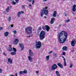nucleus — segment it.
Wrapping results in <instances>:
<instances>
[{
	"label": "nucleus",
	"instance_id": "52",
	"mask_svg": "<svg viewBox=\"0 0 76 76\" xmlns=\"http://www.w3.org/2000/svg\"><path fill=\"white\" fill-rule=\"evenodd\" d=\"M62 58H64V56H62Z\"/></svg>",
	"mask_w": 76,
	"mask_h": 76
},
{
	"label": "nucleus",
	"instance_id": "19",
	"mask_svg": "<svg viewBox=\"0 0 76 76\" xmlns=\"http://www.w3.org/2000/svg\"><path fill=\"white\" fill-rule=\"evenodd\" d=\"M10 10V7L8 6L6 9L7 12H9V10Z\"/></svg>",
	"mask_w": 76,
	"mask_h": 76
},
{
	"label": "nucleus",
	"instance_id": "12",
	"mask_svg": "<svg viewBox=\"0 0 76 76\" xmlns=\"http://www.w3.org/2000/svg\"><path fill=\"white\" fill-rule=\"evenodd\" d=\"M19 45L20 47L21 48V50H23L24 49V47L23 46V45L21 43H20L19 44Z\"/></svg>",
	"mask_w": 76,
	"mask_h": 76
},
{
	"label": "nucleus",
	"instance_id": "20",
	"mask_svg": "<svg viewBox=\"0 0 76 76\" xmlns=\"http://www.w3.org/2000/svg\"><path fill=\"white\" fill-rule=\"evenodd\" d=\"M62 50L65 51H67V47L66 46H64L62 48Z\"/></svg>",
	"mask_w": 76,
	"mask_h": 76
},
{
	"label": "nucleus",
	"instance_id": "36",
	"mask_svg": "<svg viewBox=\"0 0 76 76\" xmlns=\"http://www.w3.org/2000/svg\"><path fill=\"white\" fill-rule=\"evenodd\" d=\"M62 55H63L64 56H65V55H66V52H64L62 53Z\"/></svg>",
	"mask_w": 76,
	"mask_h": 76
},
{
	"label": "nucleus",
	"instance_id": "46",
	"mask_svg": "<svg viewBox=\"0 0 76 76\" xmlns=\"http://www.w3.org/2000/svg\"><path fill=\"white\" fill-rule=\"evenodd\" d=\"M64 62H66V59L65 58H64Z\"/></svg>",
	"mask_w": 76,
	"mask_h": 76
},
{
	"label": "nucleus",
	"instance_id": "7",
	"mask_svg": "<svg viewBox=\"0 0 76 76\" xmlns=\"http://www.w3.org/2000/svg\"><path fill=\"white\" fill-rule=\"evenodd\" d=\"M7 50V51L9 52H11V51H13V48H11V46L10 45H9L8 46Z\"/></svg>",
	"mask_w": 76,
	"mask_h": 76
},
{
	"label": "nucleus",
	"instance_id": "47",
	"mask_svg": "<svg viewBox=\"0 0 76 76\" xmlns=\"http://www.w3.org/2000/svg\"><path fill=\"white\" fill-rule=\"evenodd\" d=\"M28 6H29V7H31V5L30 4H29Z\"/></svg>",
	"mask_w": 76,
	"mask_h": 76
},
{
	"label": "nucleus",
	"instance_id": "58",
	"mask_svg": "<svg viewBox=\"0 0 76 76\" xmlns=\"http://www.w3.org/2000/svg\"><path fill=\"white\" fill-rule=\"evenodd\" d=\"M45 17H46L45 16Z\"/></svg>",
	"mask_w": 76,
	"mask_h": 76
},
{
	"label": "nucleus",
	"instance_id": "56",
	"mask_svg": "<svg viewBox=\"0 0 76 76\" xmlns=\"http://www.w3.org/2000/svg\"><path fill=\"white\" fill-rule=\"evenodd\" d=\"M11 0V1H13V0Z\"/></svg>",
	"mask_w": 76,
	"mask_h": 76
},
{
	"label": "nucleus",
	"instance_id": "23",
	"mask_svg": "<svg viewBox=\"0 0 76 76\" xmlns=\"http://www.w3.org/2000/svg\"><path fill=\"white\" fill-rule=\"evenodd\" d=\"M55 72L57 76H60V73H59V72H58V71H56Z\"/></svg>",
	"mask_w": 76,
	"mask_h": 76
},
{
	"label": "nucleus",
	"instance_id": "24",
	"mask_svg": "<svg viewBox=\"0 0 76 76\" xmlns=\"http://www.w3.org/2000/svg\"><path fill=\"white\" fill-rule=\"evenodd\" d=\"M22 13H21V12H18V17L19 18L20 17V14H21Z\"/></svg>",
	"mask_w": 76,
	"mask_h": 76
},
{
	"label": "nucleus",
	"instance_id": "4",
	"mask_svg": "<svg viewBox=\"0 0 76 76\" xmlns=\"http://www.w3.org/2000/svg\"><path fill=\"white\" fill-rule=\"evenodd\" d=\"M25 31L26 33H31L32 32V28L28 27L25 28Z\"/></svg>",
	"mask_w": 76,
	"mask_h": 76
},
{
	"label": "nucleus",
	"instance_id": "33",
	"mask_svg": "<svg viewBox=\"0 0 76 76\" xmlns=\"http://www.w3.org/2000/svg\"><path fill=\"white\" fill-rule=\"evenodd\" d=\"M16 3L14 1L12 2V4L13 5H14V4H15Z\"/></svg>",
	"mask_w": 76,
	"mask_h": 76
},
{
	"label": "nucleus",
	"instance_id": "49",
	"mask_svg": "<svg viewBox=\"0 0 76 76\" xmlns=\"http://www.w3.org/2000/svg\"><path fill=\"white\" fill-rule=\"evenodd\" d=\"M15 76H18V74H17V73H16L15 74Z\"/></svg>",
	"mask_w": 76,
	"mask_h": 76
},
{
	"label": "nucleus",
	"instance_id": "16",
	"mask_svg": "<svg viewBox=\"0 0 76 76\" xmlns=\"http://www.w3.org/2000/svg\"><path fill=\"white\" fill-rule=\"evenodd\" d=\"M57 12L56 11H54L53 12V17H56V15H57Z\"/></svg>",
	"mask_w": 76,
	"mask_h": 76
},
{
	"label": "nucleus",
	"instance_id": "11",
	"mask_svg": "<svg viewBox=\"0 0 76 76\" xmlns=\"http://www.w3.org/2000/svg\"><path fill=\"white\" fill-rule=\"evenodd\" d=\"M75 44H76V41L75 40H72L71 42L72 46L74 47L75 45Z\"/></svg>",
	"mask_w": 76,
	"mask_h": 76
},
{
	"label": "nucleus",
	"instance_id": "48",
	"mask_svg": "<svg viewBox=\"0 0 76 76\" xmlns=\"http://www.w3.org/2000/svg\"><path fill=\"white\" fill-rule=\"evenodd\" d=\"M11 27H13V25L12 24L11 25Z\"/></svg>",
	"mask_w": 76,
	"mask_h": 76
},
{
	"label": "nucleus",
	"instance_id": "5",
	"mask_svg": "<svg viewBox=\"0 0 76 76\" xmlns=\"http://www.w3.org/2000/svg\"><path fill=\"white\" fill-rule=\"evenodd\" d=\"M47 7L44 8L42 10L43 12H44V14L45 15H48V10H47Z\"/></svg>",
	"mask_w": 76,
	"mask_h": 76
},
{
	"label": "nucleus",
	"instance_id": "32",
	"mask_svg": "<svg viewBox=\"0 0 76 76\" xmlns=\"http://www.w3.org/2000/svg\"><path fill=\"white\" fill-rule=\"evenodd\" d=\"M35 3V0H33L32 1V4H34Z\"/></svg>",
	"mask_w": 76,
	"mask_h": 76
},
{
	"label": "nucleus",
	"instance_id": "54",
	"mask_svg": "<svg viewBox=\"0 0 76 76\" xmlns=\"http://www.w3.org/2000/svg\"><path fill=\"white\" fill-rule=\"evenodd\" d=\"M67 15H66V14H65L64 16H66Z\"/></svg>",
	"mask_w": 76,
	"mask_h": 76
},
{
	"label": "nucleus",
	"instance_id": "35",
	"mask_svg": "<svg viewBox=\"0 0 76 76\" xmlns=\"http://www.w3.org/2000/svg\"><path fill=\"white\" fill-rule=\"evenodd\" d=\"M64 66H66V62H64Z\"/></svg>",
	"mask_w": 76,
	"mask_h": 76
},
{
	"label": "nucleus",
	"instance_id": "30",
	"mask_svg": "<svg viewBox=\"0 0 76 76\" xmlns=\"http://www.w3.org/2000/svg\"><path fill=\"white\" fill-rule=\"evenodd\" d=\"M22 9H25V7L24 5H22Z\"/></svg>",
	"mask_w": 76,
	"mask_h": 76
},
{
	"label": "nucleus",
	"instance_id": "22",
	"mask_svg": "<svg viewBox=\"0 0 76 76\" xmlns=\"http://www.w3.org/2000/svg\"><path fill=\"white\" fill-rule=\"evenodd\" d=\"M18 41H19V40L17 39H15V42L14 43V44H17L18 43Z\"/></svg>",
	"mask_w": 76,
	"mask_h": 76
},
{
	"label": "nucleus",
	"instance_id": "29",
	"mask_svg": "<svg viewBox=\"0 0 76 76\" xmlns=\"http://www.w3.org/2000/svg\"><path fill=\"white\" fill-rule=\"evenodd\" d=\"M12 32L14 33V34H16V32H17V31L16 30L13 31Z\"/></svg>",
	"mask_w": 76,
	"mask_h": 76
},
{
	"label": "nucleus",
	"instance_id": "31",
	"mask_svg": "<svg viewBox=\"0 0 76 76\" xmlns=\"http://www.w3.org/2000/svg\"><path fill=\"white\" fill-rule=\"evenodd\" d=\"M23 71H21L20 72L19 74H23Z\"/></svg>",
	"mask_w": 76,
	"mask_h": 76
},
{
	"label": "nucleus",
	"instance_id": "53",
	"mask_svg": "<svg viewBox=\"0 0 76 76\" xmlns=\"http://www.w3.org/2000/svg\"><path fill=\"white\" fill-rule=\"evenodd\" d=\"M27 38H30V36H27Z\"/></svg>",
	"mask_w": 76,
	"mask_h": 76
},
{
	"label": "nucleus",
	"instance_id": "27",
	"mask_svg": "<svg viewBox=\"0 0 76 76\" xmlns=\"http://www.w3.org/2000/svg\"><path fill=\"white\" fill-rule=\"evenodd\" d=\"M43 15H44V13H43V11H42V12H40L41 16V17H42Z\"/></svg>",
	"mask_w": 76,
	"mask_h": 76
},
{
	"label": "nucleus",
	"instance_id": "40",
	"mask_svg": "<svg viewBox=\"0 0 76 76\" xmlns=\"http://www.w3.org/2000/svg\"><path fill=\"white\" fill-rule=\"evenodd\" d=\"M2 29H3V28L0 27V31H1V30H2Z\"/></svg>",
	"mask_w": 76,
	"mask_h": 76
},
{
	"label": "nucleus",
	"instance_id": "50",
	"mask_svg": "<svg viewBox=\"0 0 76 76\" xmlns=\"http://www.w3.org/2000/svg\"><path fill=\"white\" fill-rule=\"evenodd\" d=\"M44 1H46L47 0H43Z\"/></svg>",
	"mask_w": 76,
	"mask_h": 76
},
{
	"label": "nucleus",
	"instance_id": "2",
	"mask_svg": "<svg viewBox=\"0 0 76 76\" xmlns=\"http://www.w3.org/2000/svg\"><path fill=\"white\" fill-rule=\"evenodd\" d=\"M45 32L44 31H42L39 34V37L41 39H43L45 37Z\"/></svg>",
	"mask_w": 76,
	"mask_h": 76
},
{
	"label": "nucleus",
	"instance_id": "55",
	"mask_svg": "<svg viewBox=\"0 0 76 76\" xmlns=\"http://www.w3.org/2000/svg\"><path fill=\"white\" fill-rule=\"evenodd\" d=\"M4 12V13H6V12Z\"/></svg>",
	"mask_w": 76,
	"mask_h": 76
},
{
	"label": "nucleus",
	"instance_id": "57",
	"mask_svg": "<svg viewBox=\"0 0 76 76\" xmlns=\"http://www.w3.org/2000/svg\"><path fill=\"white\" fill-rule=\"evenodd\" d=\"M63 0V1H65V0Z\"/></svg>",
	"mask_w": 76,
	"mask_h": 76
},
{
	"label": "nucleus",
	"instance_id": "17",
	"mask_svg": "<svg viewBox=\"0 0 76 76\" xmlns=\"http://www.w3.org/2000/svg\"><path fill=\"white\" fill-rule=\"evenodd\" d=\"M8 61L9 63H10V64H12V60L10 58H9L8 59Z\"/></svg>",
	"mask_w": 76,
	"mask_h": 76
},
{
	"label": "nucleus",
	"instance_id": "39",
	"mask_svg": "<svg viewBox=\"0 0 76 76\" xmlns=\"http://www.w3.org/2000/svg\"><path fill=\"white\" fill-rule=\"evenodd\" d=\"M15 2H17V3H18V1H19V0H15Z\"/></svg>",
	"mask_w": 76,
	"mask_h": 76
},
{
	"label": "nucleus",
	"instance_id": "14",
	"mask_svg": "<svg viewBox=\"0 0 76 76\" xmlns=\"http://www.w3.org/2000/svg\"><path fill=\"white\" fill-rule=\"evenodd\" d=\"M55 20V18L54 17H53L51 18V20L50 22V23L53 24L54 23V21Z\"/></svg>",
	"mask_w": 76,
	"mask_h": 76
},
{
	"label": "nucleus",
	"instance_id": "38",
	"mask_svg": "<svg viewBox=\"0 0 76 76\" xmlns=\"http://www.w3.org/2000/svg\"><path fill=\"white\" fill-rule=\"evenodd\" d=\"M2 73V69H0V73Z\"/></svg>",
	"mask_w": 76,
	"mask_h": 76
},
{
	"label": "nucleus",
	"instance_id": "18",
	"mask_svg": "<svg viewBox=\"0 0 76 76\" xmlns=\"http://www.w3.org/2000/svg\"><path fill=\"white\" fill-rule=\"evenodd\" d=\"M57 65L59 67H61V68H63V65L61 63H58L57 64Z\"/></svg>",
	"mask_w": 76,
	"mask_h": 76
},
{
	"label": "nucleus",
	"instance_id": "41",
	"mask_svg": "<svg viewBox=\"0 0 76 76\" xmlns=\"http://www.w3.org/2000/svg\"><path fill=\"white\" fill-rule=\"evenodd\" d=\"M28 1H29V2H31L32 1V0H28Z\"/></svg>",
	"mask_w": 76,
	"mask_h": 76
},
{
	"label": "nucleus",
	"instance_id": "25",
	"mask_svg": "<svg viewBox=\"0 0 76 76\" xmlns=\"http://www.w3.org/2000/svg\"><path fill=\"white\" fill-rule=\"evenodd\" d=\"M46 60H47V61H48V60H49V58H50V56H46Z\"/></svg>",
	"mask_w": 76,
	"mask_h": 76
},
{
	"label": "nucleus",
	"instance_id": "42",
	"mask_svg": "<svg viewBox=\"0 0 76 76\" xmlns=\"http://www.w3.org/2000/svg\"><path fill=\"white\" fill-rule=\"evenodd\" d=\"M21 12L22 13H23V14H24V12L23 11H21Z\"/></svg>",
	"mask_w": 76,
	"mask_h": 76
},
{
	"label": "nucleus",
	"instance_id": "28",
	"mask_svg": "<svg viewBox=\"0 0 76 76\" xmlns=\"http://www.w3.org/2000/svg\"><path fill=\"white\" fill-rule=\"evenodd\" d=\"M23 73H27V70L25 69L23 71Z\"/></svg>",
	"mask_w": 76,
	"mask_h": 76
},
{
	"label": "nucleus",
	"instance_id": "13",
	"mask_svg": "<svg viewBox=\"0 0 76 76\" xmlns=\"http://www.w3.org/2000/svg\"><path fill=\"white\" fill-rule=\"evenodd\" d=\"M28 58L30 61L31 62H32L33 61V59H32V57H31L30 56H28Z\"/></svg>",
	"mask_w": 76,
	"mask_h": 76
},
{
	"label": "nucleus",
	"instance_id": "51",
	"mask_svg": "<svg viewBox=\"0 0 76 76\" xmlns=\"http://www.w3.org/2000/svg\"><path fill=\"white\" fill-rule=\"evenodd\" d=\"M4 56H6V53H4Z\"/></svg>",
	"mask_w": 76,
	"mask_h": 76
},
{
	"label": "nucleus",
	"instance_id": "8",
	"mask_svg": "<svg viewBox=\"0 0 76 76\" xmlns=\"http://www.w3.org/2000/svg\"><path fill=\"white\" fill-rule=\"evenodd\" d=\"M29 53V55L30 56H34L35 55H34V53L31 50V49H29L28 50Z\"/></svg>",
	"mask_w": 76,
	"mask_h": 76
},
{
	"label": "nucleus",
	"instance_id": "37",
	"mask_svg": "<svg viewBox=\"0 0 76 76\" xmlns=\"http://www.w3.org/2000/svg\"><path fill=\"white\" fill-rule=\"evenodd\" d=\"M66 22H69L70 21V20H66Z\"/></svg>",
	"mask_w": 76,
	"mask_h": 76
},
{
	"label": "nucleus",
	"instance_id": "43",
	"mask_svg": "<svg viewBox=\"0 0 76 76\" xmlns=\"http://www.w3.org/2000/svg\"><path fill=\"white\" fill-rule=\"evenodd\" d=\"M39 30H41V27H39Z\"/></svg>",
	"mask_w": 76,
	"mask_h": 76
},
{
	"label": "nucleus",
	"instance_id": "34",
	"mask_svg": "<svg viewBox=\"0 0 76 76\" xmlns=\"http://www.w3.org/2000/svg\"><path fill=\"white\" fill-rule=\"evenodd\" d=\"M72 67H73V65H72V64H71L69 66V68H72Z\"/></svg>",
	"mask_w": 76,
	"mask_h": 76
},
{
	"label": "nucleus",
	"instance_id": "1",
	"mask_svg": "<svg viewBox=\"0 0 76 76\" xmlns=\"http://www.w3.org/2000/svg\"><path fill=\"white\" fill-rule=\"evenodd\" d=\"M67 34L64 31L60 32L58 36V41L61 44L64 43L66 41L67 37Z\"/></svg>",
	"mask_w": 76,
	"mask_h": 76
},
{
	"label": "nucleus",
	"instance_id": "45",
	"mask_svg": "<svg viewBox=\"0 0 76 76\" xmlns=\"http://www.w3.org/2000/svg\"><path fill=\"white\" fill-rule=\"evenodd\" d=\"M39 73V71H37L36 72V73Z\"/></svg>",
	"mask_w": 76,
	"mask_h": 76
},
{
	"label": "nucleus",
	"instance_id": "15",
	"mask_svg": "<svg viewBox=\"0 0 76 76\" xmlns=\"http://www.w3.org/2000/svg\"><path fill=\"white\" fill-rule=\"evenodd\" d=\"M73 8L72 9V11L73 12H75L76 11V5H74L73 6Z\"/></svg>",
	"mask_w": 76,
	"mask_h": 76
},
{
	"label": "nucleus",
	"instance_id": "3",
	"mask_svg": "<svg viewBox=\"0 0 76 76\" xmlns=\"http://www.w3.org/2000/svg\"><path fill=\"white\" fill-rule=\"evenodd\" d=\"M36 48H37V49H39V48H40L41 47V42L40 41L36 42Z\"/></svg>",
	"mask_w": 76,
	"mask_h": 76
},
{
	"label": "nucleus",
	"instance_id": "9",
	"mask_svg": "<svg viewBox=\"0 0 76 76\" xmlns=\"http://www.w3.org/2000/svg\"><path fill=\"white\" fill-rule=\"evenodd\" d=\"M57 68V66L56 64H54L53 66L51 67V70H54Z\"/></svg>",
	"mask_w": 76,
	"mask_h": 76
},
{
	"label": "nucleus",
	"instance_id": "26",
	"mask_svg": "<svg viewBox=\"0 0 76 76\" xmlns=\"http://www.w3.org/2000/svg\"><path fill=\"white\" fill-rule=\"evenodd\" d=\"M7 20L9 22H10V20H11V17H9L7 18Z\"/></svg>",
	"mask_w": 76,
	"mask_h": 76
},
{
	"label": "nucleus",
	"instance_id": "44",
	"mask_svg": "<svg viewBox=\"0 0 76 76\" xmlns=\"http://www.w3.org/2000/svg\"><path fill=\"white\" fill-rule=\"evenodd\" d=\"M52 52H53V51H50V52H49V54H50V53H52Z\"/></svg>",
	"mask_w": 76,
	"mask_h": 76
},
{
	"label": "nucleus",
	"instance_id": "10",
	"mask_svg": "<svg viewBox=\"0 0 76 76\" xmlns=\"http://www.w3.org/2000/svg\"><path fill=\"white\" fill-rule=\"evenodd\" d=\"M13 48V51H14L12 52L10 54H12V55H15V54H16V49L15 48Z\"/></svg>",
	"mask_w": 76,
	"mask_h": 76
},
{
	"label": "nucleus",
	"instance_id": "21",
	"mask_svg": "<svg viewBox=\"0 0 76 76\" xmlns=\"http://www.w3.org/2000/svg\"><path fill=\"white\" fill-rule=\"evenodd\" d=\"M9 35V32L8 31H6L4 32V36L5 37H7Z\"/></svg>",
	"mask_w": 76,
	"mask_h": 76
},
{
	"label": "nucleus",
	"instance_id": "6",
	"mask_svg": "<svg viewBox=\"0 0 76 76\" xmlns=\"http://www.w3.org/2000/svg\"><path fill=\"white\" fill-rule=\"evenodd\" d=\"M42 29L43 30L45 29L47 32H48L49 29H50V27L48 26V25H45V26L42 27Z\"/></svg>",
	"mask_w": 76,
	"mask_h": 76
}]
</instances>
